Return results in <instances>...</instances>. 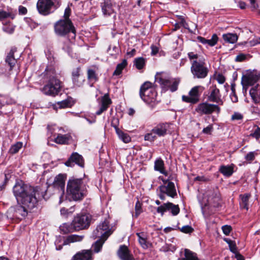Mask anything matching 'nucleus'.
Instances as JSON below:
<instances>
[{"mask_svg":"<svg viewBox=\"0 0 260 260\" xmlns=\"http://www.w3.org/2000/svg\"><path fill=\"white\" fill-rule=\"evenodd\" d=\"M41 188L25 184L18 180L13 188V193L18 204L11 207L6 213L8 218L22 219L34 208H37L40 198Z\"/></svg>","mask_w":260,"mask_h":260,"instance_id":"f257e3e1","label":"nucleus"},{"mask_svg":"<svg viewBox=\"0 0 260 260\" xmlns=\"http://www.w3.org/2000/svg\"><path fill=\"white\" fill-rule=\"evenodd\" d=\"M207 100L210 102L217 104L209 103L208 102H201L196 106L193 113H197L200 115H208L215 112L217 114H219L221 111L219 105H223L224 102L221 99L219 89L215 85L210 87L207 94Z\"/></svg>","mask_w":260,"mask_h":260,"instance_id":"f03ea898","label":"nucleus"},{"mask_svg":"<svg viewBox=\"0 0 260 260\" xmlns=\"http://www.w3.org/2000/svg\"><path fill=\"white\" fill-rule=\"evenodd\" d=\"M88 186L83 178L70 177L67 184V193L73 200L80 201L87 193Z\"/></svg>","mask_w":260,"mask_h":260,"instance_id":"7ed1b4c3","label":"nucleus"},{"mask_svg":"<svg viewBox=\"0 0 260 260\" xmlns=\"http://www.w3.org/2000/svg\"><path fill=\"white\" fill-rule=\"evenodd\" d=\"M42 76L48 80L47 83L42 89L43 93L51 96L58 95L61 90V82L56 77L54 69L47 67Z\"/></svg>","mask_w":260,"mask_h":260,"instance_id":"20e7f679","label":"nucleus"},{"mask_svg":"<svg viewBox=\"0 0 260 260\" xmlns=\"http://www.w3.org/2000/svg\"><path fill=\"white\" fill-rule=\"evenodd\" d=\"M55 34L60 37L66 38L70 42H73L76 37V30L71 20H59L53 26Z\"/></svg>","mask_w":260,"mask_h":260,"instance_id":"39448f33","label":"nucleus"},{"mask_svg":"<svg viewBox=\"0 0 260 260\" xmlns=\"http://www.w3.org/2000/svg\"><path fill=\"white\" fill-rule=\"evenodd\" d=\"M155 81L158 82L162 91L170 90L172 92L176 91L178 88L180 80L171 77L167 73L157 72L155 76Z\"/></svg>","mask_w":260,"mask_h":260,"instance_id":"423d86ee","label":"nucleus"},{"mask_svg":"<svg viewBox=\"0 0 260 260\" xmlns=\"http://www.w3.org/2000/svg\"><path fill=\"white\" fill-rule=\"evenodd\" d=\"M139 94L142 100L152 107L157 103L156 101L157 93L151 82L149 81L144 82L141 86Z\"/></svg>","mask_w":260,"mask_h":260,"instance_id":"0eeeda50","label":"nucleus"},{"mask_svg":"<svg viewBox=\"0 0 260 260\" xmlns=\"http://www.w3.org/2000/svg\"><path fill=\"white\" fill-rule=\"evenodd\" d=\"M92 245L91 249L89 250H82L76 253L72 258V260H92V251L95 253L100 252L103 247V244L106 240L98 238Z\"/></svg>","mask_w":260,"mask_h":260,"instance_id":"6e6552de","label":"nucleus"},{"mask_svg":"<svg viewBox=\"0 0 260 260\" xmlns=\"http://www.w3.org/2000/svg\"><path fill=\"white\" fill-rule=\"evenodd\" d=\"M190 71L194 79H204L207 76L209 72L204 59L192 61Z\"/></svg>","mask_w":260,"mask_h":260,"instance_id":"1a4fd4ad","label":"nucleus"},{"mask_svg":"<svg viewBox=\"0 0 260 260\" xmlns=\"http://www.w3.org/2000/svg\"><path fill=\"white\" fill-rule=\"evenodd\" d=\"M112 233L113 231L112 228L110 227V221L108 219H105L93 231L92 237L94 239L100 238L104 239V240H107Z\"/></svg>","mask_w":260,"mask_h":260,"instance_id":"9d476101","label":"nucleus"},{"mask_svg":"<svg viewBox=\"0 0 260 260\" xmlns=\"http://www.w3.org/2000/svg\"><path fill=\"white\" fill-rule=\"evenodd\" d=\"M91 220V216L89 214H77L73 219V224L77 231L87 229L89 228Z\"/></svg>","mask_w":260,"mask_h":260,"instance_id":"9b49d317","label":"nucleus"},{"mask_svg":"<svg viewBox=\"0 0 260 260\" xmlns=\"http://www.w3.org/2000/svg\"><path fill=\"white\" fill-rule=\"evenodd\" d=\"M37 9L39 14L47 16L52 13L56 8L53 0H38Z\"/></svg>","mask_w":260,"mask_h":260,"instance_id":"f8f14e48","label":"nucleus"},{"mask_svg":"<svg viewBox=\"0 0 260 260\" xmlns=\"http://www.w3.org/2000/svg\"><path fill=\"white\" fill-rule=\"evenodd\" d=\"M204 89L202 86H196L192 87L188 93V95L182 96V100L186 103L194 105L200 101L201 94Z\"/></svg>","mask_w":260,"mask_h":260,"instance_id":"ddd939ff","label":"nucleus"},{"mask_svg":"<svg viewBox=\"0 0 260 260\" xmlns=\"http://www.w3.org/2000/svg\"><path fill=\"white\" fill-rule=\"evenodd\" d=\"M260 80V72L253 71L243 75L241 79V84L244 87L246 86H254V84Z\"/></svg>","mask_w":260,"mask_h":260,"instance_id":"4468645a","label":"nucleus"},{"mask_svg":"<svg viewBox=\"0 0 260 260\" xmlns=\"http://www.w3.org/2000/svg\"><path fill=\"white\" fill-rule=\"evenodd\" d=\"M156 211L158 213L161 214V216H163L164 213L167 211H170L173 216H176L179 214L180 208L178 205H175L171 202H167L158 207L156 208Z\"/></svg>","mask_w":260,"mask_h":260,"instance_id":"2eb2a0df","label":"nucleus"},{"mask_svg":"<svg viewBox=\"0 0 260 260\" xmlns=\"http://www.w3.org/2000/svg\"><path fill=\"white\" fill-rule=\"evenodd\" d=\"M71 78L74 85L77 87H81L84 84L85 78L82 73L80 66L73 69Z\"/></svg>","mask_w":260,"mask_h":260,"instance_id":"dca6fc26","label":"nucleus"},{"mask_svg":"<svg viewBox=\"0 0 260 260\" xmlns=\"http://www.w3.org/2000/svg\"><path fill=\"white\" fill-rule=\"evenodd\" d=\"M76 164L80 167H84V161L83 156L77 152H73L64 165L69 167H73Z\"/></svg>","mask_w":260,"mask_h":260,"instance_id":"f3484780","label":"nucleus"},{"mask_svg":"<svg viewBox=\"0 0 260 260\" xmlns=\"http://www.w3.org/2000/svg\"><path fill=\"white\" fill-rule=\"evenodd\" d=\"M171 123L168 122L160 123L154 126L151 132L156 136L164 137L170 132Z\"/></svg>","mask_w":260,"mask_h":260,"instance_id":"a211bd4d","label":"nucleus"},{"mask_svg":"<svg viewBox=\"0 0 260 260\" xmlns=\"http://www.w3.org/2000/svg\"><path fill=\"white\" fill-rule=\"evenodd\" d=\"M160 192L166 194L172 198L177 196L175 184L172 182H169L167 185H161L159 186Z\"/></svg>","mask_w":260,"mask_h":260,"instance_id":"6ab92c4d","label":"nucleus"},{"mask_svg":"<svg viewBox=\"0 0 260 260\" xmlns=\"http://www.w3.org/2000/svg\"><path fill=\"white\" fill-rule=\"evenodd\" d=\"M112 101L109 96L108 93H106L101 97L100 102V108L96 112L97 115H101L103 112L107 110L109 106L112 104Z\"/></svg>","mask_w":260,"mask_h":260,"instance_id":"aec40b11","label":"nucleus"},{"mask_svg":"<svg viewBox=\"0 0 260 260\" xmlns=\"http://www.w3.org/2000/svg\"><path fill=\"white\" fill-rule=\"evenodd\" d=\"M117 253L121 260H134L131 251L128 247L125 245H122L119 246Z\"/></svg>","mask_w":260,"mask_h":260,"instance_id":"412c9836","label":"nucleus"},{"mask_svg":"<svg viewBox=\"0 0 260 260\" xmlns=\"http://www.w3.org/2000/svg\"><path fill=\"white\" fill-rule=\"evenodd\" d=\"M136 236L141 247L144 249H147L152 247V244L148 240L147 236L144 232L137 233Z\"/></svg>","mask_w":260,"mask_h":260,"instance_id":"4be33fe9","label":"nucleus"},{"mask_svg":"<svg viewBox=\"0 0 260 260\" xmlns=\"http://www.w3.org/2000/svg\"><path fill=\"white\" fill-rule=\"evenodd\" d=\"M100 6L105 16L111 15L114 11L111 0H103V2L101 3Z\"/></svg>","mask_w":260,"mask_h":260,"instance_id":"5701e85b","label":"nucleus"},{"mask_svg":"<svg viewBox=\"0 0 260 260\" xmlns=\"http://www.w3.org/2000/svg\"><path fill=\"white\" fill-rule=\"evenodd\" d=\"M66 176L67 175L66 174H59L57 175L55 177L52 184L53 187L57 188L63 192L65 188V180Z\"/></svg>","mask_w":260,"mask_h":260,"instance_id":"b1692460","label":"nucleus"},{"mask_svg":"<svg viewBox=\"0 0 260 260\" xmlns=\"http://www.w3.org/2000/svg\"><path fill=\"white\" fill-rule=\"evenodd\" d=\"M16 51L17 48L16 47H12L6 57L5 62L10 68L9 71H11L13 69L17 62V60L14 56V53Z\"/></svg>","mask_w":260,"mask_h":260,"instance_id":"393cba45","label":"nucleus"},{"mask_svg":"<svg viewBox=\"0 0 260 260\" xmlns=\"http://www.w3.org/2000/svg\"><path fill=\"white\" fill-rule=\"evenodd\" d=\"M260 85L256 84L251 87L249 90V94L255 104L260 103Z\"/></svg>","mask_w":260,"mask_h":260,"instance_id":"a878e982","label":"nucleus"},{"mask_svg":"<svg viewBox=\"0 0 260 260\" xmlns=\"http://www.w3.org/2000/svg\"><path fill=\"white\" fill-rule=\"evenodd\" d=\"M235 165L231 164L230 165H221L218 169V171L223 176L229 177H231L234 172Z\"/></svg>","mask_w":260,"mask_h":260,"instance_id":"bb28decb","label":"nucleus"},{"mask_svg":"<svg viewBox=\"0 0 260 260\" xmlns=\"http://www.w3.org/2000/svg\"><path fill=\"white\" fill-rule=\"evenodd\" d=\"M87 77L88 83L90 86L99 80V77L95 71L92 69H88L87 71Z\"/></svg>","mask_w":260,"mask_h":260,"instance_id":"cd10ccee","label":"nucleus"},{"mask_svg":"<svg viewBox=\"0 0 260 260\" xmlns=\"http://www.w3.org/2000/svg\"><path fill=\"white\" fill-rule=\"evenodd\" d=\"M73 224V221L71 223H64L59 226L60 233L62 234H67L68 233L77 232Z\"/></svg>","mask_w":260,"mask_h":260,"instance_id":"c85d7f7f","label":"nucleus"},{"mask_svg":"<svg viewBox=\"0 0 260 260\" xmlns=\"http://www.w3.org/2000/svg\"><path fill=\"white\" fill-rule=\"evenodd\" d=\"M84 238V236L83 235H71L64 240L63 245H68L71 243L80 242L83 240Z\"/></svg>","mask_w":260,"mask_h":260,"instance_id":"c756f323","label":"nucleus"},{"mask_svg":"<svg viewBox=\"0 0 260 260\" xmlns=\"http://www.w3.org/2000/svg\"><path fill=\"white\" fill-rule=\"evenodd\" d=\"M16 15V12L12 9H8V11L0 9V21L8 18L13 20L15 18Z\"/></svg>","mask_w":260,"mask_h":260,"instance_id":"7c9ffc66","label":"nucleus"},{"mask_svg":"<svg viewBox=\"0 0 260 260\" xmlns=\"http://www.w3.org/2000/svg\"><path fill=\"white\" fill-rule=\"evenodd\" d=\"M71 138V136L68 134H58L55 138L54 142L58 144H68Z\"/></svg>","mask_w":260,"mask_h":260,"instance_id":"2f4dec72","label":"nucleus"},{"mask_svg":"<svg viewBox=\"0 0 260 260\" xmlns=\"http://www.w3.org/2000/svg\"><path fill=\"white\" fill-rule=\"evenodd\" d=\"M222 39L226 43L234 44L237 41L238 36L235 33H227L223 34Z\"/></svg>","mask_w":260,"mask_h":260,"instance_id":"473e14b6","label":"nucleus"},{"mask_svg":"<svg viewBox=\"0 0 260 260\" xmlns=\"http://www.w3.org/2000/svg\"><path fill=\"white\" fill-rule=\"evenodd\" d=\"M178 260H199L197 253L188 249H184V257L179 258Z\"/></svg>","mask_w":260,"mask_h":260,"instance_id":"72a5a7b5","label":"nucleus"},{"mask_svg":"<svg viewBox=\"0 0 260 260\" xmlns=\"http://www.w3.org/2000/svg\"><path fill=\"white\" fill-rule=\"evenodd\" d=\"M212 205L215 208H219L221 206V198L218 193H214L211 199H209Z\"/></svg>","mask_w":260,"mask_h":260,"instance_id":"f704fd0d","label":"nucleus"},{"mask_svg":"<svg viewBox=\"0 0 260 260\" xmlns=\"http://www.w3.org/2000/svg\"><path fill=\"white\" fill-rule=\"evenodd\" d=\"M250 196L251 195L248 193H246L243 195L241 194L240 196L241 199V202L240 203L241 208L245 209L246 210H248V202Z\"/></svg>","mask_w":260,"mask_h":260,"instance_id":"c9c22d12","label":"nucleus"},{"mask_svg":"<svg viewBox=\"0 0 260 260\" xmlns=\"http://www.w3.org/2000/svg\"><path fill=\"white\" fill-rule=\"evenodd\" d=\"M127 62L126 59H123L122 61L118 63L116 68L115 70L113 73V76H118L122 73V70L127 66Z\"/></svg>","mask_w":260,"mask_h":260,"instance_id":"e433bc0d","label":"nucleus"},{"mask_svg":"<svg viewBox=\"0 0 260 260\" xmlns=\"http://www.w3.org/2000/svg\"><path fill=\"white\" fill-rule=\"evenodd\" d=\"M117 135L118 138L125 143H128L131 141V138L127 133H124L121 129H117Z\"/></svg>","mask_w":260,"mask_h":260,"instance_id":"4c0bfd02","label":"nucleus"},{"mask_svg":"<svg viewBox=\"0 0 260 260\" xmlns=\"http://www.w3.org/2000/svg\"><path fill=\"white\" fill-rule=\"evenodd\" d=\"M223 240L229 245V249L234 254L239 252L237 250V247L235 241H233L231 239L227 238H224L223 239Z\"/></svg>","mask_w":260,"mask_h":260,"instance_id":"58836bf2","label":"nucleus"},{"mask_svg":"<svg viewBox=\"0 0 260 260\" xmlns=\"http://www.w3.org/2000/svg\"><path fill=\"white\" fill-rule=\"evenodd\" d=\"M134 63L138 70H141L145 66L146 59L143 57L136 58L134 61Z\"/></svg>","mask_w":260,"mask_h":260,"instance_id":"ea45409f","label":"nucleus"},{"mask_svg":"<svg viewBox=\"0 0 260 260\" xmlns=\"http://www.w3.org/2000/svg\"><path fill=\"white\" fill-rule=\"evenodd\" d=\"M22 145L23 143L22 142H17L11 146L9 150V152L12 154H14L18 153L20 149L22 147Z\"/></svg>","mask_w":260,"mask_h":260,"instance_id":"a19ab883","label":"nucleus"},{"mask_svg":"<svg viewBox=\"0 0 260 260\" xmlns=\"http://www.w3.org/2000/svg\"><path fill=\"white\" fill-rule=\"evenodd\" d=\"M15 28V26L11 22H9L8 23L4 25L3 27V30L9 34H12L14 32Z\"/></svg>","mask_w":260,"mask_h":260,"instance_id":"79ce46f5","label":"nucleus"},{"mask_svg":"<svg viewBox=\"0 0 260 260\" xmlns=\"http://www.w3.org/2000/svg\"><path fill=\"white\" fill-rule=\"evenodd\" d=\"M154 170L160 172L165 168V164L164 161L161 159H157L154 162Z\"/></svg>","mask_w":260,"mask_h":260,"instance_id":"37998d69","label":"nucleus"},{"mask_svg":"<svg viewBox=\"0 0 260 260\" xmlns=\"http://www.w3.org/2000/svg\"><path fill=\"white\" fill-rule=\"evenodd\" d=\"M142 206V204L139 200H138L135 207V214L133 215V216L135 217V218H137L143 212Z\"/></svg>","mask_w":260,"mask_h":260,"instance_id":"c03bdc74","label":"nucleus"},{"mask_svg":"<svg viewBox=\"0 0 260 260\" xmlns=\"http://www.w3.org/2000/svg\"><path fill=\"white\" fill-rule=\"evenodd\" d=\"M249 136L256 140L259 139L260 138V127L256 125H254L253 132Z\"/></svg>","mask_w":260,"mask_h":260,"instance_id":"a18cd8bd","label":"nucleus"},{"mask_svg":"<svg viewBox=\"0 0 260 260\" xmlns=\"http://www.w3.org/2000/svg\"><path fill=\"white\" fill-rule=\"evenodd\" d=\"M257 154V153L255 151L249 152L245 156V159L248 163L250 164L254 160Z\"/></svg>","mask_w":260,"mask_h":260,"instance_id":"49530a36","label":"nucleus"},{"mask_svg":"<svg viewBox=\"0 0 260 260\" xmlns=\"http://www.w3.org/2000/svg\"><path fill=\"white\" fill-rule=\"evenodd\" d=\"M218 38L216 34H213L211 39H207V44L210 46H215L218 41Z\"/></svg>","mask_w":260,"mask_h":260,"instance_id":"de8ad7c7","label":"nucleus"},{"mask_svg":"<svg viewBox=\"0 0 260 260\" xmlns=\"http://www.w3.org/2000/svg\"><path fill=\"white\" fill-rule=\"evenodd\" d=\"M180 231L185 234H191L194 231V229L190 225H187L179 228Z\"/></svg>","mask_w":260,"mask_h":260,"instance_id":"09e8293b","label":"nucleus"},{"mask_svg":"<svg viewBox=\"0 0 260 260\" xmlns=\"http://www.w3.org/2000/svg\"><path fill=\"white\" fill-rule=\"evenodd\" d=\"M71 13V10L69 7L66 8L63 15V19H60V20H66L68 22L69 20H71L70 19V16Z\"/></svg>","mask_w":260,"mask_h":260,"instance_id":"8fccbe9b","label":"nucleus"},{"mask_svg":"<svg viewBox=\"0 0 260 260\" xmlns=\"http://www.w3.org/2000/svg\"><path fill=\"white\" fill-rule=\"evenodd\" d=\"M57 105L60 108H65L70 106V101L68 99L63 100L57 103Z\"/></svg>","mask_w":260,"mask_h":260,"instance_id":"3c124183","label":"nucleus"},{"mask_svg":"<svg viewBox=\"0 0 260 260\" xmlns=\"http://www.w3.org/2000/svg\"><path fill=\"white\" fill-rule=\"evenodd\" d=\"M153 133H147L144 136V140L150 142H153L156 139V136L153 135Z\"/></svg>","mask_w":260,"mask_h":260,"instance_id":"603ef678","label":"nucleus"},{"mask_svg":"<svg viewBox=\"0 0 260 260\" xmlns=\"http://www.w3.org/2000/svg\"><path fill=\"white\" fill-rule=\"evenodd\" d=\"M221 229L222 230L223 234H225L226 236H228L232 231V228L231 225H224L222 226Z\"/></svg>","mask_w":260,"mask_h":260,"instance_id":"864d4df0","label":"nucleus"},{"mask_svg":"<svg viewBox=\"0 0 260 260\" xmlns=\"http://www.w3.org/2000/svg\"><path fill=\"white\" fill-rule=\"evenodd\" d=\"M213 129V124H209L206 127L203 128L202 133L205 134L211 135Z\"/></svg>","mask_w":260,"mask_h":260,"instance_id":"5fc2aeb1","label":"nucleus"},{"mask_svg":"<svg viewBox=\"0 0 260 260\" xmlns=\"http://www.w3.org/2000/svg\"><path fill=\"white\" fill-rule=\"evenodd\" d=\"M243 118V116L240 113L235 112L234 114L232 116V120H241Z\"/></svg>","mask_w":260,"mask_h":260,"instance_id":"6e6d98bb","label":"nucleus"},{"mask_svg":"<svg viewBox=\"0 0 260 260\" xmlns=\"http://www.w3.org/2000/svg\"><path fill=\"white\" fill-rule=\"evenodd\" d=\"M118 118H113L111 122V126L115 128L116 133H117V129H120L118 127Z\"/></svg>","mask_w":260,"mask_h":260,"instance_id":"4d7b16f0","label":"nucleus"},{"mask_svg":"<svg viewBox=\"0 0 260 260\" xmlns=\"http://www.w3.org/2000/svg\"><path fill=\"white\" fill-rule=\"evenodd\" d=\"M256 106L251 107V112L252 113L258 114L260 112V104H255Z\"/></svg>","mask_w":260,"mask_h":260,"instance_id":"13d9d810","label":"nucleus"},{"mask_svg":"<svg viewBox=\"0 0 260 260\" xmlns=\"http://www.w3.org/2000/svg\"><path fill=\"white\" fill-rule=\"evenodd\" d=\"M18 12L19 15H24L27 14V9L22 6H20L18 8Z\"/></svg>","mask_w":260,"mask_h":260,"instance_id":"bf43d9fd","label":"nucleus"},{"mask_svg":"<svg viewBox=\"0 0 260 260\" xmlns=\"http://www.w3.org/2000/svg\"><path fill=\"white\" fill-rule=\"evenodd\" d=\"M187 55H188V57L189 59H190V60L191 61V62L192 61L194 60L193 59L197 60L198 58V54H195L192 52L188 53Z\"/></svg>","mask_w":260,"mask_h":260,"instance_id":"052dcab7","label":"nucleus"},{"mask_svg":"<svg viewBox=\"0 0 260 260\" xmlns=\"http://www.w3.org/2000/svg\"><path fill=\"white\" fill-rule=\"evenodd\" d=\"M246 59V55L244 54L241 53L238 55L235 59L236 61L241 62L244 60Z\"/></svg>","mask_w":260,"mask_h":260,"instance_id":"680f3d73","label":"nucleus"},{"mask_svg":"<svg viewBox=\"0 0 260 260\" xmlns=\"http://www.w3.org/2000/svg\"><path fill=\"white\" fill-rule=\"evenodd\" d=\"M225 77L222 74H218L217 77V81L220 84H223L225 82Z\"/></svg>","mask_w":260,"mask_h":260,"instance_id":"e2e57ef3","label":"nucleus"},{"mask_svg":"<svg viewBox=\"0 0 260 260\" xmlns=\"http://www.w3.org/2000/svg\"><path fill=\"white\" fill-rule=\"evenodd\" d=\"M251 4V8L252 10L254 11L257 9L258 6V4L256 3V0H249Z\"/></svg>","mask_w":260,"mask_h":260,"instance_id":"0e129e2a","label":"nucleus"},{"mask_svg":"<svg viewBox=\"0 0 260 260\" xmlns=\"http://www.w3.org/2000/svg\"><path fill=\"white\" fill-rule=\"evenodd\" d=\"M8 180H9V178L8 177V176L6 174H5V178L4 181L3 183V184L0 185L1 190H3V189H5L6 186L7 185V184L8 183Z\"/></svg>","mask_w":260,"mask_h":260,"instance_id":"69168bd1","label":"nucleus"},{"mask_svg":"<svg viewBox=\"0 0 260 260\" xmlns=\"http://www.w3.org/2000/svg\"><path fill=\"white\" fill-rule=\"evenodd\" d=\"M230 98L232 100V101L233 103H236L238 102V96L235 93H231L230 95Z\"/></svg>","mask_w":260,"mask_h":260,"instance_id":"338daca9","label":"nucleus"},{"mask_svg":"<svg viewBox=\"0 0 260 260\" xmlns=\"http://www.w3.org/2000/svg\"><path fill=\"white\" fill-rule=\"evenodd\" d=\"M136 53V50L135 49H133L130 51H127L126 53V55L128 56L129 57H132L135 55Z\"/></svg>","mask_w":260,"mask_h":260,"instance_id":"774afa93","label":"nucleus"}]
</instances>
